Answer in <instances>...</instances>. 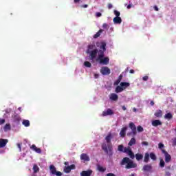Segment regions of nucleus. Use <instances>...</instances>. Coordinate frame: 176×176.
Returning <instances> with one entry per match:
<instances>
[{
	"label": "nucleus",
	"instance_id": "obj_13",
	"mask_svg": "<svg viewBox=\"0 0 176 176\" xmlns=\"http://www.w3.org/2000/svg\"><path fill=\"white\" fill-rule=\"evenodd\" d=\"M109 99L111 101H118V100H119V96H118V94L112 93L109 95Z\"/></svg>",
	"mask_w": 176,
	"mask_h": 176
},
{
	"label": "nucleus",
	"instance_id": "obj_7",
	"mask_svg": "<svg viewBox=\"0 0 176 176\" xmlns=\"http://www.w3.org/2000/svg\"><path fill=\"white\" fill-rule=\"evenodd\" d=\"M76 166L75 164H72L68 166H65L63 169L64 173H66V174H69V173H71V170H75Z\"/></svg>",
	"mask_w": 176,
	"mask_h": 176
},
{
	"label": "nucleus",
	"instance_id": "obj_40",
	"mask_svg": "<svg viewBox=\"0 0 176 176\" xmlns=\"http://www.w3.org/2000/svg\"><path fill=\"white\" fill-rule=\"evenodd\" d=\"M137 130L138 133H142V131H144V128L141 126H138Z\"/></svg>",
	"mask_w": 176,
	"mask_h": 176
},
{
	"label": "nucleus",
	"instance_id": "obj_37",
	"mask_svg": "<svg viewBox=\"0 0 176 176\" xmlns=\"http://www.w3.org/2000/svg\"><path fill=\"white\" fill-rule=\"evenodd\" d=\"M113 13H114L116 17H120V12H119L116 10H114Z\"/></svg>",
	"mask_w": 176,
	"mask_h": 176
},
{
	"label": "nucleus",
	"instance_id": "obj_2",
	"mask_svg": "<svg viewBox=\"0 0 176 176\" xmlns=\"http://www.w3.org/2000/svg\"><path fill=\"white\" fill-rule=\"evenodd\" d=\"M112 138V133H109L104 138L107 143L102 144V151H104L107 155H109V157L113 155V146H112V142H111Z\"/></svg>",
	"mask_w": 176,
	"mask_h": 176
},
{
	"label": "nucleus",
	"instance_id": "obj_28",
	"mask_svg": "<svg viewBox=\"0 0 176 176\" xmlns=\"http://www.w3.org/2000/svg\"><path fill=\"white\" fill-rule=\"evenodd\" d=\"M135 142H136L135 138H132L131 139V140L129 141L128 145H129V146H133V145H135Z\"/></svg>",
	"mask_w": 176,
	"mask_h": 176
},
{
	"label": "nucleus",
	"instance_id": "obj_44",
	"mask_svg": "<svg viewBox=\"0 0 176 176\" xmlns=\"http://www.w3.org/2000/svg\"><path fill=\"white\" fill-rule=\"evenodd\" d=\"M54 175H56V176H62L63 175V173L60 171H56L54 174Z\"/></svg>",
	"mask_w": 176,
	"mask_h": 176
},
{
	"label": "nucleus",
	"instance_id": "obj_53",
	"mask_svg": "<svg viewBox=\"0 0 176 176\" xmlns=\"http://www.w3.org/2000/svg\"><path fill=\"white\" fill-rule=\"evenodd\" d=\"M173 145L174 146H176V138H175V139L173 140Z\"/></svg>",
	"mask_w": 176,
	"mask_h": 176
},
{
	"label": "nucleus",
	"instance_id": "obj_12",
	"mask_svg": "<svg viewBox=\"0 0 176 176\" xmlns=\"http://www.w3.org/2000/svg\"><path fill=\"white\" fill-rule=\"evenodd\" d=\"M9 142V140L8 139H0V148H5L7 144Z\"/></svg>",
	"mask_w": 176,
	"mask_h": 176
},
{
	"label": "nucleus",
	"instance_id": "obj_30",
	"mask_svg": "<svg viewBox=\"0 0 176 176\" xmlns=\"http://www.w3.org/2000/svg\"><path fill=\"white\" fill-rule=\"evenodd\" d=\"M98 170L100 173H105V171H107V168L98 165Z\"/></svg>",
	"mask_w": 176,
	"mask_h": 176
},
{
	"label": "nucleus",
	"instance_id": "obj_31",
	"mask_svg": "<svg viewBox=\"0 0 176 176\" xmlns=\"http://www.w3.org/2000/svg\"><path fill=\"white\" fill-rule=\"evenodd\" d=\"M149 156L151 160H153L154 162L156 161L157 159V157H156V155L154 154V153H150Z\"/></svg>",
	"mask_w": 176,
	"mask_h": 176
},
{
	"label": "nucleus",
	"instance_id": "obj_36",
	"mask_svg": "<svg viewBox=\"0 0 176 176\" xmlns=\"http://www.w3.org/2000/svg\"><path fill=\"white\" fill-rule=\"evenodd\" d=\"M84 65L85 67H87V68H90L91 67V63H90V62H89V61H85L84 63Z\"/></svg>",
	"mask_w": 176,
	"mask_h": 176
},
{
	"label": "nucleus",
	"instance_id": "obj_6",
	"mask_svg": "<svg viewBox=\"0 0 176 176\" xmlns=\"http://www.w3.org/2000/svg\"><path fill=\"white\" fill-rule=\"evenodd\" d=\"M100 74H102V75H109V74H111V69L108 67H102Z\"/></svg>",
	"mask_w": 176,
	"mask_h": 176
},
{
	"label": "nucleus",
	"instance_id": "obj_5",
	"mask_svg": "<svg viewBox=\"0 0 176 176\" xmlns=\"http://www.w3.org/2000/svg\"><path fill=\"white\" fill-rule=\"evenodd\" d=\"M98 54V50L97 49H94L91 51L89 52V58L90 60H91L92 61L94 60V58H96L97 57V54Z\"/></svg>",
	"mask_w": 176,
	"mask_h": 176
},
{
	"label": "nucleus",
	"instance_id": "obj_22",
	"mask_svg": "<svg viewBox=\"0 0 176 176\" xmlns=\"http://www.w3.org/2000/svg\"><path fill=\"white\" fill-rule=\"evenodd\" d=\"M50 170L52 175H54V174H56V173L57 172V170L56 169V167L54 166V165H50Z\"/></svg>",
	"mask_w": 176,
	"mask_h": 176
},
{
	"label": "nucleus",
	"instance_id": "obj_56",
	"mask_svg": "<svg viewBox=\"0 0 176 176\" xmlns=\"http://www.w3.org/2000/svg\"><path fill=\"white\" fill-rule=\"evenodd\" d=\"M154 9L156 10V12H159V8H157V6H155Z\"/></svg>",
	"mask_w": 176,
	"mask_h": 176
},
{
	"label": "nucleus",
	"instance_id": "obj_38",
	"mask_svg": "<svg viewBox=\"0 0 176 176\" xmlns=\"http://www.w3.org/2000/svg\"><path fill=\"white\" fill-rule=\"evenodd\" d=\"M124 148V146H123V145L120 144L118 146V151H119V152H124V151H123Z\"/></svg>",
	"mask_w": 176,
	"mask_h": 176
},
{
	"label": "nucleus",
	"instance_id": "obj_60",
	"mask_svg": "<svg viewBox=\"0 0 176 176\" xmlns=\"http://www.w3.org/2000/svg\"><path fill=\"white\" fill-rule=\"evenodd\" d=\"M88 6H89L87 4H85V5L82 6V8H88Z\"/></svg>",
	"mask_w": 176,
	"mask_h": 176
},
{
	"label": "nucleus",
	"instance_id": "obj_51",
	"mask_svg": "<svg viewBox=\"0 0 176 176\" xmlns=\"http://www.w3.org/2000/svg\"><path fill=\"white\" fill-rule=\"evenodd\" d=\"M123 79V75L120 74L118 78V80L122 82V80Z\"/></svg>",
	"mask_w": 176,
	"mask_h": 176
},
{
	"label": "nucleus",
	"instance_id": "obj_19",
	"mask_svg": "<svg viewBox=\"0 0 176 176\" xmlns=\"http://www.w3.org/2000/svg\"><path fill=\"white\" fill-rule=\"evenodd\" d=\"M126 131H127V127L124 126L122 127L121 131L120 132V137H126Z\"/></svg>",
	"mask_w": 176,
	"mask_h": 176
},
{
	"label": "nucleus",
	"instance_id": "obj_46",
	"mask_svg": "<svg viewBox=\"0 0 176 176\" xmlns=\"http://www.w3.org/2000/svg\"><path fill=\"white\" fill-rule=\"evenodd\" d=\"M119 83H120V80L117 79V80L114 82V85H115V86H118V85H119Z\"/></svg>",
	"mask_w": 176,
	"mask_h": 176
},
{
	"label": "nucleus",
	"instance_id": "obj_42",
	"mask_svg": "<svg viewBox=\"0 0 176 176\" xmlns=\"http://www.w3.org/2000/svg\"><path fill=\"white\" fill-rule=\"evenodd\" d=\"M102 28H103L104 30H108V29L109 28V25H108V24H107V23H103Z\"/></svg>",
	"mask_w": 176,
	"mask_h": 176
},
{
	"label": "nucleus",
	"instance_id": "obj_4",
	"mask_svg": "<svg viewBox=\"0 0 176 176\" xmlns=\"http://www.w3.org/2000/svg\"><path fill=\"white\" fill-rule=\"evenodd\" d=\"M162 152L164 155L165 162L170 163V162H171V155L164 149H162Z\"/></svg>",
	"mask_w": 176,
	"mask_h": 176
},
{
	"label": "nucleus",
	"instance_id": "obj_21",
	"mask_svg": "<svg viewBox=\"0 0 176 176\" xmlns=\"http://www.w3.org/2000/svg\"><path fill=\"white\" fill-rule=\"evenodd\" d=\"M120 86H121V87H122V89L124 90L130 86V83L126 82H120Z\"/></svg>",
	"mask_w": 176,
	"mask_h": 176
},
{
	"label": "nucleus",
	"instance_id": "obj_24",
	"mask_svg": "<svg viewBox=\"0 0 176 176\" xmlns=\"http://www.w3.org/2000/svg\"><path fill=\"white\" fill-rule=\"evenodd\" d=\"M164 118L167 120H171V119H173V114L171 113H167L166 114H165Z\"/></svg>",
	"mask_w": 176,
	"mask_h": 176
},
{
	"label": "nucleus",
	"instance_id": "obj_62",
	"mask_svg": "<svg viewBox=\"0 0 176 176\" xmlns=\"http://www.w3.org/2000/svg\"><path fill=\"white\" fill-rule=\"evenodd\" d=\"M80 0H74L75 3H78V2H79Z\"/></svg>",
	"mask_w": 176,
	"mask_h": 176
},
{
	"label": "nucleus",
	"instance_id": "obj_14",
	"mask_svg": "<svg viewBox=\"0 0 176 176\" xmlns=\"http://www.w3.org/2000/svg\"><path fill=\"white\" fill-rule=\"evenodd\" d=\"M80 160H83L84 162H90V157L86 153H82L80 155Z\"/></svg>",
	"mask_w": 176,
	"mask_h": 176
},
{
	"label": "nucleus",
	"instance_id": "obj_26",
	"mask_svg": "<svg viewBox=\"0 0 176 176\" xmlns=\"http://www.w3.org/2000/svg\"><path fill=\"white\" fill-rule=\"evenodd\" d=\"M102 32H104L103 30L102 29L99 30V31L96 34L94 35V39H97V38L100 37L101 34H102Z\"/></svg>",
	"mask_w": 176,
	"mask_h": 176
},
{
	"label": "nucleus",
	"instance_id": "obj_23",
	"mask_svg": "<svg viewBox=\"0 0 176 176\" xmlns=\"http://www.w3.org/2000/svg\"><path fill=\"white\" fill-rule=\"evenodd\" d=\"M155 116H156V118H162V116H163V111H162V110H157L155 113H154Z\"/></svg>",
	"mask_w": 176,
	"mask_h": 176
},
{
	"label": "nucleus",
	"instance_id": "obj_50",
	"mask_svg": "<svg viewBox=\"0 0 176 176\" xmlns=\"http://www.w3.org/2000/svg\"><path fill=\"white\" fill-rule=\"evenodd\" d=\"M108 9H112L113 8V6L111 3H109L107 5Z\"/></svg>",
	"mask_w": 176,
	"mask_h": 176
},
{
	"label": "nucleus",
	"instance_id": "obj_39",
	"mask_svg": "<svg viewBox=\"0 0 176 176\" xmlns=\"http://www.w3.org/2000/svg\"><path fill=\"white\" fill-rule=\"evenodd\" d=\"M128 155L129 157H131V159H134V157H135V155H134V153H133V151H129V153Z\"/></svg>",
	"mask_w": 176,
	"mask_h": 176
},
{
	"label": "nucleus",
	"instance_id": "obj_20",
	"mask_svg": "<svg viewBox=\"0 0 176 176\" xmlns=\"http://www.w3.org/2000/svg\"><path fill=\"white\" fill-rule=\"evenodd\" d=\"M135 157L138 162H141L144 159V155L141 153H137L135 155Z\"/></svg>",
	"mask_w": 176,
	"mask_h": 176
},
{
	"label": "nucleus",
	"instance_id": "obj_58",
	"mask_svg": "<svg viewBox=\"0 0 176 176\" xmlns=\"http://www.w3.org/2000/svg\"><path fill=\"white\" fill-rule=\"evenodd\" d=\"M122 109L123 111H126V109H127L126 108V106H122Z\"/></svg>",
	"mask_w": 176,
	"mask_h": 176
},
{
	"label": "nucleus",
	"instance_id": "obj_29",
	"mask_svg": "<svg viewBox=\"0 0 176 176\" xmlns=\"http://www.w3.org/2000/svg\"><path fill=\"white\" fill-rule=\"evenodd\" d=\"M124 89H123V87H122V86H117L116 87V93H122V91H123Z\"/></svg>",
	"mask_w": 176,
	"mask_h": 176
},
{
	"label": "nucleus",
	"instance_id": "obj_18",
	"mask_svg": "<svg viewBox=\"0 0 176 176\" xmlns=\"http://www.w3.org/2000/svg\"><path fill=\"white\" fill-rule=\"evenodd\" d=\"M113 21L114 24H120L122 23V18L120 16H116L113 18Z\"/></svg>",
	"mask_w": 176,
	"mask_h": 176
},
{
	"label": "nucleus",
	"instance_id": "obj_1",
	"mask_svg": "<svg viewBox=\"0 0 176 176\" xmlns=\"http://www.w3.org/2000/svg\"><path fill=\"white\" fill-rule=\"evenodd\" d=\"M100 50H98V58L96 61H99L100 64L103 65H108L109 64V58L108 56L104 57L105 52H107V43L105 42H102L100 46Z\"/></svg>",
	"mask_w": 176,
	"mask_h": 176
},
{
	"label": "nucleus",
	"instance_id": "obj_34",
	"mask_svg": "<svg viewBox=\"0 0 176 176\" xmlns=\"http://www.w3.org/2000/svg\"><path fill=\"white\" fill-rule=\"evenodd\" d=\"M131 149L130 148H127V147H125L124 148V153H127V155H129L130 153V152H131Z\"/></svg>",
	"mask_w": 176,
	"mask_h": 176
},
{
	"label": "nucleus",
	"instance_id": "obj_49",
	"mask_svg": "<svg viewBox=\"0 0 176 176\" xmlns=\"http://www.w3.org/2000/svg\"><path fill=\"white\" fill-rule=\"evenodd\" d=\"M144 82H146V80H148V79H149V77H148V76H145L142 78Z\"/></svg>",
	"mask_w": 176,
	"mask_h": 176
},
{
	"label": "nucleus",
	"instance_id": "obj_43",
	"mask_svg": "<svg viewBox=\"0 0 176 176\" xmlns=\"http://www.w3.org/2000/svg\"><path fill=\"white\" fill-rule=\"evenodd\" d=\"M5 130H10V124H6L4 126Z\"/></svg>",
	"mask_w": 176,
	"mask_h": 176
},
{
	"label": "nucleus",
	"instance_id": "obj_48",
	"mask_svg": "<svg viewBox=\"0 0 176 176\" xmlns=\"http://www.w3.org/2000/svg\"><path fill=\"white\" fill-rule=\"evenodd\" d=\"M101 16H102V14H101V12H96V17H101Z\"/></svg>",
	"mask_w": 176,
	"mask_h": 176
},
{
	"label": "nucleus",
	"instance_id": "obj_10",
	"mask_svg": "<svg viewBox=\"0 0 176 176\" xmlns=\"http://www.w3.org/2000/svg\"><path fill=\"white\" fill-rule=\"evenodd\" d=\"M129 128L131 130H132V133L133 135H137V127L135 126V124H133V122L129 123Z\"/></svg>",
	"mask_w": 176,
	"mask_h": 176
},
{
	"label": "nucleus",
	"instance_id": "obj_27",
	"mask_svg": "<svg viewBox=\"0 0 176 176\" xmlns=\"http://www.w3.org/2000/svg\"><path fill=\"white\" fill-rule=\"evenodd\" d=\"M22 124L25 126V127H30V120H23L22 122Z\"/></svg>",
	"mask_w": 176,
	"mask_h": 176
},
{
	"label": "nucleus",
	"instance_id": "obj_63",
	"mask_svg": "<svg viewBox=\"0 0 176 176\" xmlns=\"http://www.w3.org/2000/svg\"><path fill=\"white\" fill-rule=\"evenodd\" d=\"M94 76L96 78H98V74H95Z\"/></svg>",
	"mask_w": 176,
	"mask_h": 176
},
{
	"label": "nucleus",
	"instance_id": "obj_41",
	"mask_svg": "<svg viewBox=\"0 0 176 176\" xmlns=\"http://www.w3.org/2000/svg\"><path fill=\"white\" fill-rule=\"evenodd\" d=\"M158 146L159 148L161 149V151H163V148H164V144H163V143H159Z\"/></svg>",
	"mask_w": 176,
	"mask_h": 176
},
{
	"label": "nucleus",
	"instance_id": "obj_16",
	"mask_svg": "<svg viewBox=\"0 0 176 176\" xmlns=\"http://www.w3.org/2000/svg\"><path fill=\"white\" fill-rule=\"evenodd\" d=\"M151 124L154 127H157V126H162V121L159 120H155L152 121Z\"/></svg>",
	"mask_w": 176,
	"mask_h": 176
},
{
	"label": "nucleus",
	"instance_id": "obj_15",
	"mask_svg": "<svg viewBox=\"0 0 176 176\" xmlns=\"http://www.w3.org/2000/svg\"><path fill=\"white\" fill-rule=\"evenodd\" d=\"M30 149L34 151L36 153H42V150L40 148L36 147L35 144H32V146H30Z\"/></svg>",
	"mask_w": 176,
	"mask_h": 176
},
{
	"label": "nucleus",
	"instance_id": "obj_35",
	"mask_svg": "<svg viewBox=\"0 0 176 176\" xmlns=\"http://www.w3.org/2000/svg\"><path fill=\"white\" fill-rule=\"evenodd\" d=\"M33 170H34V173H38L39 171V167H38V165L36 164L34 165Z\"/></svg>",
	"mask_w": 176,
	"mask_h": 176
},
{
	"label": "nucleus",
	"instance_id": "obj_11",
	"mask_svg": "<svg viewBox=\"0 0 176 176\" xmlns=\"http://www.w3.org/2000/svg\"><path fill=\"white\" fill-rule=\"evenodd\" d=\"M91 174H93V170L89 169L87 170H82L80 173V176H91Z\"/></svg>",
	"mask_w": 176,
	"mask_h": 176
},
{
	"label": "nucleus",
	"instance_id": "obj_47",
	"mask_svg": "<svg viewBox=\"0 0 176 176\" xmlns=\"http://www.w3.org/2000/svg\"><path fill=\"white\" fill-rule=\"evenodd\" d=\"M142 145H144L145 146H148L149 145V142H142Z\"/></svg>",
	"mask_w": 176,
	"mask_h": 176
},
{
	"label": "nucleus",
	"instance_id": "obj_3",
	"mask_svg": "<svg viewBox=\"0 0 176 176\" xmlns=\"http://www.w3.org/2000/svg\"><path fill=\"white\" fill-rule=\"evenodd\" d=\"M126 165V168L130 169V168H135L137 167V164H134L133 160H130V158L125 157L122 159L121 162V165L124 166Z\"/></svg>",
	"mask_w": 176,
	"mask_h": 176
},
{
	"label": "nucleus",
	"instance_id": "obj_8",
	"mask_svg": "<svg viewBox=\"0 0 176 176\" xmlns=\"http://www.w3.org/2000/svg\"><path fill=\"white\" fill-rule=\"evenodd\" d=\"M20 120H21V118H20V116H19L18 114H14V116H12V122L14 123H16V124H19Z\"/></svg>",
	"mask_w": 176,
	"mask_h": 176
},
{
	"label": "nucleus",
	"instance_id": "obj_54",
	"mask_svg": "<svg viewBox=\"0 0 176 176\" xmlns=\"http://www.w3.org/2000/svg\"><path fill=\"white\" fill-rule=\"evenodd\" d=\"M165 175H166V176H170V175H171V173H170L169 171H167V172H166Z\"/></svg>",
	"mask_w": 176,
	"mask_h": 176
},
{
	"label": "nucleus",
	"instance_id": "obj_64",
	"mask_svg": "<svg viewBox=\"0 0 176 176\" xmlns=\"http://www.w3.org/2000/svg\"><path fill=\"white\" fill-rule=\"evenodd\" d=\"M129 176H135V174L131 173Z\"/></svg>",
	"mask_w": 176,
	"mask_h": 176
},
{
	"label": "nucleus",
	"instance_id": "obj_32",
	"mask_svg": "<svg viewBox=\"0 0 176 176\" xmlns=\"http://www.w3.org/2000/svg\"><path fill=\"white\" fill-rule=\"evenodd\" d=\"M164 166H166V162H164V160L163 159L160 160V167L161 168H164Z\"/></svg>",
	"mask_w": 176,
	"mask_h": 176
},
{
	"label": "nucleus",
	"instance_id": "obj_57",
	"mask_svg": "<svg viewBox=\"0 0 176 176\" xmlns=\"http://www.w3.org/2000/svg\"><path fill=\"white\" fill-rule=\"evenodd\" d=\"M64 164H65V166H69V162H64Z\"/></svg>",
	"mask_w": 176,
	"mask_h": 176
},
{
	"label": "nucleus",
	"instance_id": "obj_52",
	"mask_svg": "<svg viewBox=\"0 0 176 176\" xmlns=\"http://www.w3.org/2000/svg\"><path fill=\"white\" fill-rule=\"evenodd\" d=\"M5 123V119H1L0 120V124H3Z\"/></svg>",
	"mask_w": 176,
	"mask_h": 176
},
{
	"label": "nucleus",
	"instance_id": "obj_9",
	"mask_svg": "<svg viewBox=\"0 0 176 176\" xmlns=\"http://www.w3.org/2000/svg\"><path fill=\"white\" fill-rule=\"evenodd\" d=\"M153 167L151 164H146L142 168V171H145L147 173H152Z\"/></svg>",
	"mask_w": 176,
	"mask_h": 176
},
{
	"label": "nucleus",
	"instance_id": "obj_61",
	"mask_svg": "<svg viewBox=\"0 0 176 176\" xmlns=\"http://www.w3.org/2000/svg\"><path fill=\"white\" fill-rule=\"evenodd\" d=\"M129 72H130V74H134L135 71H134V69H131L129 71Z\"/></svg>",
	"mask_w": 176,
	"mask_h": 176
},
{
	"label": "nucleus",
	"instance_id": "obj_45",
	"mask_svg": "<svg viewBox=\"0 0 176 176\" xmlns=\"http://www.w3.org/2000/svg\"><path fill=\"white\" fill-rule=\"evenodd\" d=\"M16 145L19 149V151L21 152V145H23V143H17Z\"/></svg>",
	"mask_w": 176,
	"mask_h": 176
},
{
	"label": "nucleus",
	"instance_id": "obj_33",
	"mask_svg": "<svg viewBox=\"0 0 176 176\" xmlns=\"http://www.w3.org/2000/svg\"><path fill=\"white\" fill-rule=\"evenodd\" d=\"M94 47H96V45L93 44L88 45V50H87V53L90 52V50H93Z\"/></svg>",
	"mask_w": 176,
	"mask_h": 176
},
{
	"label": "nucleus",
	"instance_id": "obj_55",
	"mask_svg": "<svg viewBox=\"0 0 176 176\" xmlns=\"http://www.w3.org/2000/svg\"><path fill=\"white\" fill-rule=\"evenodd\" d=\"M150 105H151V107H153V105H155V102H153V100H151L150 102Z\"/></svg>",
	"mask_w": 176,
	"mask_h": 176
},
{
	"label": "nucleus",
	"instance_id": "obj_25",
	"mask_svg": "<svg viewBox=\"0 0 176 176\" xmlns=\"http://www.w3.org/2000/svg\"><path fill=\"white\" fill-rule=\"evenodd\" d=\"M149 159H150V155H149L148 153H145L144 158V163H148L149 162Z\"/></svg>",
	"mask_w": 176,
	"mask_h": 176
},
{
	"label": "nucleus",
	"instance_id": "obj_59",
	"mask_svg": "<svg viewBox=\"0 0 176 176\" xmlns=\"http://www.w3.org/2000/svg\"><path fill=\"white\" fill-rule=\"evenodd\" d=\"M127 9H131V4H129L126 6Z\"/></svg>",
	"mask_w": 176,
	"mask_h": 176
},
{
	"label": "nucleus",
	"instance_id": "obj_17",
	"mask_svg": "<svg viewBox=\"0 0 176 176\" xmlns=\"http://www.w3.org/2000/svg\"><path fill=\"white\" fill-rule=\"evenodd\" d=\"M109 115H113V111L111 109H108L106 111H103L102 114V116H108Z\"/></svg>",
	"mask_w": 176,
	"mask_h": 176
}]
</instances>
